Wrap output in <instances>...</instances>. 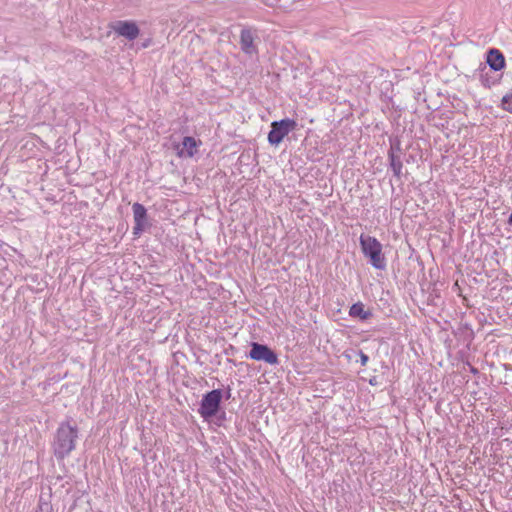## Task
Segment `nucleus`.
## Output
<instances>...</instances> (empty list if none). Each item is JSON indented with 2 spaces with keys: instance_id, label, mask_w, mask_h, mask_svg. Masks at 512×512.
<instances>
[{
  "instance_id": "f257e3e1",
  "label": "nucleus",
  "mask_w": 512,
  "mask_h": 512,
  "mask_svg": "<svg viewBox=\"0 0 512 512\" xmlns=\"http://www.w3.org/2000/svg\"><path fill=\"white\" fill-rule=\"evenodd\" d=\"M78 433V427L68 421L59 425L52 444L57 460H63L75 449Z\"/></svg>"
},
{
  "instance_id": "f03ea898",
  "label": "nucleus",
  "mask_w": 512,
  "mask_h": 512,
  "mask_svg": "<svg viewBox=\"0 0 512 512\" xmlns=\"http://www.w3.org/2000/svg\"><path fill=\"white\" fill-rule=\"evenodd\" d=\"M359 241L362 252L369 259V263L375 269L384 270L386 268V259L382 253L381 243L375 237L364 234L360 236Z\"/></svg>"
},
{
  "instance_id": "7ed1b4c3",
  "label": "nucleus",
  "mask_w": 512,
  "mask_h": 512,
  "mask_svg": "<svg viewBox=\"0 0 512 512\" xmlns=\"http://www.w3.org/2000/svg\"><path fill=\"white\" fill-rule=\"evenodd\" d=\"M222 398L223 391L221 389H214L203 395L198 412L204 420H209L217 415Z\"/></svg>"
},
{
  "instance_id": "20e7f679",
  "label": "nucleus",
  "mask_w": 512,
  "mask_h": 512,
  "mask_svg": "<svg viewBox=\"0 0 512 512\" xmlns=\"http://www.w3.org/2000/svg\"><path fill=\"white\" fill-rule=\"evenodd\" d=\"M297 127V122L290 118H284L271 123V130L268 133V142L272 146H278L283 139Z\"/></svg>"
},
{
  "instance_id": "39448f33",
  "label": "nucleus",
  "mask_w": 512,
  "mask_h": 512,
  "mask_svg": "<svg viewBox=\"0 0 512 512\" xmlns=\"http://www.w3.org/2000/svg\"><path fill=\"white\" fill-rule=\"evenodd\" d=\"M250 347L251 349L248 353V357L252 360L263 361L270 365L278 364L279 360L276 352L267 345L258 342H251Z\"/></svg>"
},
{
  "instance_id": "423d86ee",
  "label": "nucleus",
  "mask_w": 512,
  "mask_h": 512,
  "mask_svg": "<svg viewBox=\"0 0 512 512\" xmlns=\"http://www.w3.org/2000/svg\"><path fill=\"white\" fill-rule=\"evenodd\" d=\"M111 29L118 35L128 40H134L139 36L140 30L135 22L132 21H116L111 24Z\"/></svg>"
},
{
  "instance_id": "0eeeda50",
  "label": "nucleus",
  "mask_w": 512,
  "mask_h": 512,
  "mask_svg": "<svg viewBox=\"0 0 512 512\" xmlns=\"http://www.w3.org/2000/svg\"><path fill=\"white\" fill-rule=\"evenodd\" d=\"M486 64L491 70L500 71L505 68V57L500 50L491 48L487 51Z\"/></svg>"
},
{
  "instance_id": "6e6552de",
  "label": "nucleus",
  "mask_w": 512,
  "mask_h": 512,
  "mask_svg": "<svg viewBox=\"0 0 512 512\" xmlns=\"http://www.w3.org/2000/svg\"><path fill=\"white\" fill-rule=\"evenodd\" d=\"M132 210L135 221V226L133 228L134 234H138L140 231L143 230L144 223L147 219V210L142 204L138 202L133 204Z\"/></svg>"
},
{
  "instance_id": "1a4fd4ad",
  "label": "nucleus",
  "mask_w": 512,
  "mask_h": 512,
  "mask_svg": "<svg viewBox=\"0 0 512 512\" xmlns=\"http://www.w3.org/2000/svg\"><path fill=\"white\" fill-rule=\"evenodd\" d=\"M349 315L352 318H358L361 321H365L371 318L373 314L370 310L365 309V306L362 302H357L350 307Z\"/></svg>"
},
{
  "instance_id": "9d476101",
  "label": "nucleus",
  "mask_w": 512,
  "mask_h": 512,
  "mask_svg": "<svg viewBox=\"0 0 512 512\" xmlns=\"http://www.w3.org/2000/svg\"><path fill=\"white\" fill-rule=\"evenodd\" d=\"M254 38L252 32L249 29H243L240 35L241 48L245 53L251 54L255 52V46L253 44Z\"/></svg>"
},
{
  "instance_id": "9b49d317",
  "label": "nucleus",
  "mask_w": 512,
  "mask_h": 512,
  "mask_svg": "<svg viewBox=\"0 0 512 512\" xmlns=\"http://www.w3.org/2000/svg\"><path fill=\"white\" fill-rule=\"evenodd\" d=\"M388 158L390 162V167L393 171V175L400 180L402 177V168L403 164L401 161L400 155H393V153H388Z\"/></svg>"
},
{
  "instance_id": "f8f14e48",
  "label": "nucleus",
  "mask_w": 512,
  "mask_h": 512,
  "mask_svg": "<svg viewBox=\"0 0 512 512\" xmlns=\"http://www.w3.org/2000/svg\"><path fill=\"white\" fill-rule=\"evenodd\" d=\"M183 148L180 151V155H185L187 157H192L195 154V148L197 146L196 140L193 137L186 136L182 141Z\"/></svg>"
},
{
  "instance_id": "ddd939ff",
  "label": "nucleus",
  "mask_w": 512,
  "mask_h": 512,
  "mask_svg": "<svg viewBox=\"0 0 512 512\" xmlns=\"http://www.w3.org/2000/svg\"><path fill=\"white\" fill-rule=\"evenodd\" d=\"M486 70H487L486 65L481 63L480 67L478 69L479 79H480L481 84L484 87L490 88L492 85H495L496 83H498V80H496L495 78L490 76Z\"/></svg>"
},
{
  "instance_id": "4468645a",
  "label": "nucleus",
  "mask_w": 512,
  "mask_h": 512,
  "mask_svg": "<svg viewBox=\"0 0 512 512\" xmlns=\"http://www.w3.org/2000/svg\"><path fill=\"white\" fill-rule=\"evenodd\" d=\"M35 512H52V506L49 502L40 498Z\"/></svg>"
},
{
  "instance_id": "2eb2a0df",
  "label": "nucleus",
  "mask_w": 512,
  "mask_h": 512,
  "mask_svg": "<svg viewBox=\"0 0 512 512\" xmlns=\"http://www.w3.org/2000/svg\"><path fill=\"white\" fill-rule=\"evenodd\" d=\"M502 108L510 113H512V94L505 95L502 98Z\"/></svg>"
},
{
  "instance_id": "dca6fc26",
  "label": "nucleus",
  "mask_w": 512,
  "mask_h": 512,
  "mask_svg": "<svg viewBox=\"0 0 512 512\" xmlns=\"http://www.w3.org/2000/svg\"><path fill=\"white\" fill-rule=\"evenodd\" d=\"M388 153H393V155H400L402 154V149L400 145V141H396L391 143L390 149Z\"/></svg>"
},
{
  "instance_id": "f3484780",
  "label": "nucleus",
  "mask_w": 512,
  "mask_h": 512,
  "mask_svg": "<svg viewBox=\"0 0 512 512\" xmlns=\"http://www.w3.org/2000/svg\"><path fill=\"white\" fill-rule=\"evenodd\" d=\"M358 355L360 357V363L362 366H365L369 360V357L367 354H365L362 350L358 351Z\"/></svg>"
},
{
  "instance_id": "a211bd4d",
  "label": "nucleus",
  "mask_w": 512,
  "mask_h": 512,
  "mask_svg": "<svg viewBox=\"0 0 512 512\" xmlns=\"http://www.w3.org/2000/svg\"><path fill=\"white\" fill-rule=\"evenodd\" d=\"M231 397V389L228 387L226 393H225V398L226 399H229Z\"/></svg>"
},
{
  "instance_id": "6ab92c4d",
  "label": "nucleus",
  "mask_w": 512,
  "mask_h": 512,
  "mask_svg": "<svg viewBox=\"0 0 512 512\" xmlns=\"http://www.w3.org/2000/svg\"><path fill=\"white\" fill-rule=\"evenodd\" d=\"M370 384H371V385H374V384H375V379H371V380H370Z\"/></svg>"
}]
</instances>
